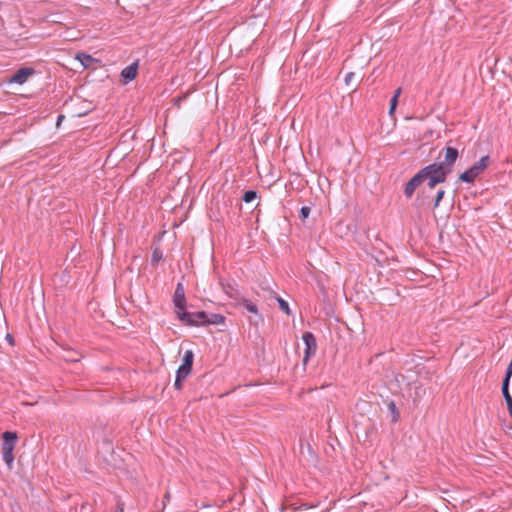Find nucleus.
I'll use <instances>...</instances> for the list:
<instances>
[{"mask_svg":"<svg viewBox=\"0 0 512 512\" xmlns=\"http://www.w3.org/2000/svg\"><path fill=\"white\" fill-rule=\"evenodd\" d=\"M422 183L427 180L430 189L435 188L437 184L444 183L447 179L448 171H444L442 165L432 163L419 170Z\"/></svg>","mask_w":512,"mask_h":512,"instance_id":"nucleus-1","label":"nucleus"},{"mask_svg":"<svg viewBox=\"0 0 512 512\" xmlns=\"http://www.w3.org/2000/svg\"><path fill=\"white\" fill-rule=\"evenodd\" d=\"M489 162L490 157L488 155L482 156L469 169L459 175V180L465 183H473L487 169Z\"/></svg>","mask_w":512,"mask_h":512,"instance_id":"nucleus-2","label":"nucleus"},{"mask_svg":"<svg viewBox=\"0 0 512 512\" xmlns=\"http://www.w3.org/2000/svg\"><path fill=\"white\" fill-rule=\"evenodd\" d=\"M16 439L17 435L14 432L6 431L3 434L2 455L8 467H11L14 462L13 450Z\"/></svg>","mask_w":512,"mask_h":512,"instance_id":"nucleus-3","label":"nucleus"},{"mask_svg":"<svg viewBox=\"0 0 512 512\" xmlns=\"http://www.w3.org/2000/svg\"><path fill=\"white\" fill-rule=\"evenodd\" d=\"M178 319L188 326H205L207 323V313L204 311L197 312H177Z\"/></svg>","mask_w":512,"mask_h":512,"instance_id":"nucleus-4","label":"nucleus"},{"mask_svg":"<svg viewBox=\"0 0 512 512\" xmlns=\"http://www.w3.org/2000/svg\"><path fill=\"white\" fill-rule=\"evenodd\" d=\"M303 342L305 344V352L303 357V363L306 365L308 359L316 353L317 343L313 333L306 331L302 335Z\"/></svg>","mask_w":512,"mask_h":512,"instance_id":"nucleus-5","label":"nucleus"},{"mask_svg":"<svg viewBox=\"0 0 512 512\" xmlns=\"http://www.w3.org/2000/svg\"><path fill=\"white\" fill-rule=\"evenodd\" d=\"M444 151L445 154L443 162L436 163V165H442L444 171H448V174H450L452 172V167L458 158V150L448 146L444 149Z\"/></svg>","mask_w":512,"mask_h":512,"instance_id":"nucleus-6","label":"nucleus"},{"mask_svg":"<svg viewBox=\"0 0 512 512\" xmlns=\"http://www.w3.org/2000/svg\"><path fill=\"white\" fill-rule=\"evenodd\" d=\"M35 73V70L32 67H23L20 68L13 76L9 79V83H15L22 85L27 82L28 78Z\"/></svg>","mask_w":512,"mask_h":512,"instance_id":"nucleus-7","label":"nucleus"},{"mask_svg":"<svg viewBox=\"0 0 512 512\" xmlns=\"http://www.w3.org/2000/svg\"><path fill=\"white\" fill-rule=\"evenodd\" d=\"M174 306L177 309V312H182L185 310L186 307V298H185V292L184 287L182 283H178L174 292L173 297Z\"/></svg>","mask_w":512,"mask_h":512,"instance_id":"nucleus-8","label":"nucleus"},{"mask_svg":"<svg viewBox=\"0 0 512 512\" xmlns=\"http://www.w3.org/2000/svg\"><path fill=\"white\" fill-rule=\"evenodd\" d=\"M194 354L191 350H187L183 357V363L179 366L176 374L188 377L193 365Z\"/></svg>","mask_w":512,"mask_h":512,"instance_id":"nucleus-9","label":"nucleus"},{"mask_svg":"<svg viewBox=\"0 0 512 512\" xmlns=\"http://www.w3.org/2000/svg\"><path fill=\"white\" fill-rule=\"evenodd\" d=\"M241 306L249 313L254 315V319H250V322L258 325L259 322L263 321L262 316L259 314L258 307L255 303L248 299H242Z\"/></svg>","mask_w":512,"mask_h":512,"instance_id":"nucleus-10","label":"nucleus"},{"mask_svg":"<svg viewBox=\"0 0 512 512\" xmlns=\"http://www.w3.org/2000/svg\"><path fill=\"white\" fill-rule=\"evenodd\" d=\"M422 184V181H421V175L419 174V172L417 174H415L405 185L404 187V195L407 197V198H410L412 197V195L414 194L415 190Z\"/></svg>","mask_w":512,"mask_h":512,"instance_id":"nucleus-11","label":"nucleus"},{"mask_svg":"<svg viewBox=\"0 0 512 512\" xmlns=\"http://www.w3.org/2000/svg\"><path fill=\"white\" fill-rule=\"evenodd\" d=\"M137 70H138V62L136 61V62H133L130 65L126 66L121 71V77L123 78V81L125 84L132 81L136 77Z\"/></svg>","mask_w":512,"mask_h":512,"instance_id":"nucleus-12","label":"nucleus"},{"mask_svg":"<svg viewBox=\"0 0 512 512\" xmlns=\"http://www.w3.org/2000/svg\"><path fill=\"white\" fill-rule=\"evenodd\" d=\"M76 59L80 61V63L82 64V66L84 68H89L93 65V63L98 62V60H96L95 58H93L91 55H89L87 53H78L76 55Z\"/></svg>","mask_w":512,"mask_h":512,"instance_id":"nucleus-13","label":"nucleus"},{"mask_svg":"<svg viewBox=\"0 0 512 512\" xmlns=\"http://www.w3.org/2000/svg\"><path fill=\"white\" fill-rule=\"evenodd\" d=\"M223 290L230 298H237L239 293L235 282L222 283Z\"/></svg>","mask_w":512,"mask_h":512,"instance_id":"nucleus-14","label":"nucleus"},{"mask_svg":"<svg viewBox=\"0 0 512 512\" xmlns=\"http://www.w3.org/2000/svg\"><path fill=\"white\" fill-rule=\"evenodd\" d=\"M225 322V317L221 314H207L206 325H219Z\"/></svg>","mask_w":512,"mask_h":512,"instance_id":"nucleus-15","label":"nucleus"},{"mask_svg":"<svg viewBox=\"0 0 512 512\" xmlns=\"http://www.w3.org/2000/svg\"><path fill=\"white\" fill-rule=\"evenodd\" d=\"M501 390H502L503 397L506 401L509 414L512 417V396L509 393V388L502 387Z\"/></svg>","mask_w":512,"mask_h":512,"instance_id":"nucleus-16","label":"nucleus"},{"mask_svg":"<svg viewBox=\"0 0 512 512\" xmlns=\"http://www.w3.org/2000/svg\"><path fill=\"white\" fill-rule=\"evenodd\" d=\"M512 376V361L508 364L506 368L505 377L502 382V387L509 388L510 379Z\"/></svg>","mask_w":512,"mask_h":512,"instance_id":"nucleus-17","label":"nucleus"},{"mask_svg":"<svg viewBox=\"0 0 512 512\" xmlns=\"http://www.w3.org/2000/svg\"><path fill=\"white\" fill-rule=\"evenodd\" d=\"M278 304H279V308L281 311H283L285 314L287 315H290L291 314V310L289 308V304L286 300H284L283 298L281 297H277L276 298Z\"/></svg>","mask_w":512,"mask_h":512,"instance_id":"nucleus-18","label":"nucleus"},{"mask_svg":"<svg viewBox=\"0 0 512 512\" xmlns=\"http://www.w3.org/2000/svg\"><path fill=\"white\" fill-rule=\"evenodd\" d=\"M256 198H257V192L254 190H248L244 193L242 199L245 203H250V202L254 201Z\"/></svg>","mask_w":512,"mask_h":512,"instance_id":"nucleus-19","label":"nucleus"},{"mask_svg":"<svg viewBox=\"0 0 512 512\" xmlns=\"http://www.w3.org/2000/svg\"><path fill=\"white\" fill-rule=\"evenodd\" d=\"M163 259V253L162 251L159 249V248H155L153 250V253H152V257H151V263L154 265V264H157L160 260Z\"/></svg>","mask_w":512,"mask_h":512,"instance_id":"nucleus-20","label":"nucleus"},{"mask_svg":"<svg viewBox=\"0 0 512 512\" xmlns=\"http://www.w3.org/2000/svg\"><path fill=\"white\" fill-rule=\"evenodd\" d=\"M444 195H445V190L439 189L437 191L436 197L434 199V204H433L434 208H437L440 205V202L442 201Z\"/></svg>","mask_w":512,"mask_h":512,"instance_id":"nucleus-21","label":"nucleus"},{"mask_svg":"<svg viewBox=\"0 0 512 512\" xmlns=\"http://www.w3.org/2000/svg\"><path fill=\"white\" fill-rule=\"evenodd\" d=\"M186 378L187 377H185V376L176 374V378H175V382H174L175 389L180 390L182 388V382Z\"/></svg>","mask_w":512,"mask_h":512,"instance_id":"nucleus-22","label":"nucleus"},{"mask_svg":"<svg viewBox=\"0 0 512 512\" xmlns=\"http://www.w3.org/2000/svg\"><path fill=\"white\" fill-rule=\"evenodd\" d=\"M311 209L308 206H303L300 209V216L303 220L307 219L310 215Z\"/></svg>","mask_w":512,"mask_h":512,"instance_id":"nucleus-23","label":"nucleus"},{"mask_svg":"<svg viewBox=\"0 0 512 512\" xmlns=\"http://www.w3.org/2000/svg\"><path fill=\"white\" fill-rule=\"evenodd\" d=\"M272 4V0H258L256 8L262 7L263 9H268Z\"/></svg>","mask_w":512,"mask_h":512,"instance_id":"nucleus-24","label":"nucleus"},{"mask_svg":"<svg viewBox=\"0 0 512 512\" xmlns=\"http://www.w3.org/2000/svg\"><path fill=\"white\" fill-rule=\"evenodd\" d=\"M398 100L395 99V97H392L390 100V108H389V114H392L394 110L396 109Z\"/></svg>","mask_w":512,"mask_h":512,"instance_id":"nucleus-25","label":"nucleus"},{"mask_svg":"<svg viewBox=\"0 0 512 512\" xmlns=\"http://www.w3.org/2000/svg\"><path fill=\"white\" fill-rule=\"evenodd\" d=\"M354 76H355L354 72H349V73L346 74L344 81H345V84L347 86L350 85V83L353 80Z\"/></svg>","mask_w":512,"mask_h":512,"instance_id":"nucleus-26","label":"nucleus"},{"mask_svg":"<svg viewBox=\"0 0 512 512\" xmlns=\"http://www.w3.org/2000/svg\"><path fill=\"white\" fill-rule=\"evenodd\" d=\"M186 98H187V94H185V95H184V96H182V97H178V98H176V99H175V105H177L178 107H180V103H181V101H183V100H184V99H186Z\"/></svg>","mask_w":512,"mask_h":512,"instance_id":"nucleus-27","label":"nucleus"},{"mask_svg":"<svg viewBox=\"0 0 512 512\" xmlns=\"http://www.w3.org/2000/svg\"><path fill=\"white\" fill-rule=\"evenodd\" d=\"M186 98H187V94H185V95H184V96H182V97H178V98H176V99H175V105H177L178 107H180V103H181V101H183V100H184V99H186Z\"/></svg>","mask_w":512,"mask_h":512,"instance_id":"nucleus-28","label":"nucleus"},{"mask_svg":"<svg viewBox=\"0 0 512 512\" xmlns=\"http://www.w3.org/2000/svg\"><path fill=\"white\" fill-rule=\"evenodd\" d=\"M186 98H187V94H185V95H184V96H182V97H178V98H176V99H175V105H177L178 107H180V103H181V101H183V100H184V99H186Z\"/></svg>","mask_w":512,"mask_h":512,"instance_id":"nucleus-29","label":"nucleus"},{"mask_svg":"<svg viewBox=\"0 0 512 512\" xmlns=\"http://www.w3.org/2000/svg\"><path fill=\"white\" fill-rule=\"evenodd\" d=\"M400 93H401V89H400V88H398V89L395 91V93H394L393 97H395V99H396V100H398V97H399Z\"/></svg>","mask_w":512,"mask_h":512,"instance_id":"nucleus-30","label":"nucleus"},{"mask_svg":"<svg viewBox=\"0 0 512 512\" xmlns=\"http://www.w3.org/2000/svg\"><path fill=\"white\" fill-rule=\"evenodd\" d=\"M63 117H64L63 115H60V116L58 117L57 124H59V122H62V118H63Z\"/></svg>","mask_w":512,"mask_h":512,"instance_id":"nucleus-31","label":"nucleus"},{"mask_svg":"<svg viewBox=\"0 0 512 512\" xmlns=\"http://www.w3.org/2000/svg\"><path fill=\"white\" fill-rule=\"evenodd\" d=\"M390 407L393 411L395 410V404L393 402H391Z\"/></svg>","mask_w":512,"mask_h":512,"instance_id":"nucleus-32","label":"nucleus"},{"mask_svg":"<svg viewBox=\"0 0 512 512\" xmlns=\"http://www.w3.org/2000/svg\"><path fill=\"white\" fill-rule=\"evenodd\" d=\"M165 499H167V500H169V499H170V494H169V492H167V493L165 494Z\"/></svg>","mask_w":512,"mask_h":512,"instance_id":"nucleus-33","label":"nucleus"},{"mask_svg":"<svg viewBox=\"0 0 512 512\" xmlns=\"http://www.w3.org/2000/svg\"><path fill=\"white\" fill-rule=\"evenodd\" d=\"M7 338H8V341L12 340V336L11 335H7Z\"/></svg>","mask_w":512,"mask_h":512,"instance_id":"nucleus-34","label":"nucleus"},{"mask_svg":"<svg viewBox=\"0 0 512 512\" xmlns=\"http://www.w3.org/2000/svg\"><path fill=\"white\" fill-rule=\"evenodd\" d=\"M7 338H8V341L12 340V336L11 335H7Z\"/></svg>","mask_w":512,"mask_h":512,"instance_id":"nucleus-35","label":"nucleus"}]
</instances>
